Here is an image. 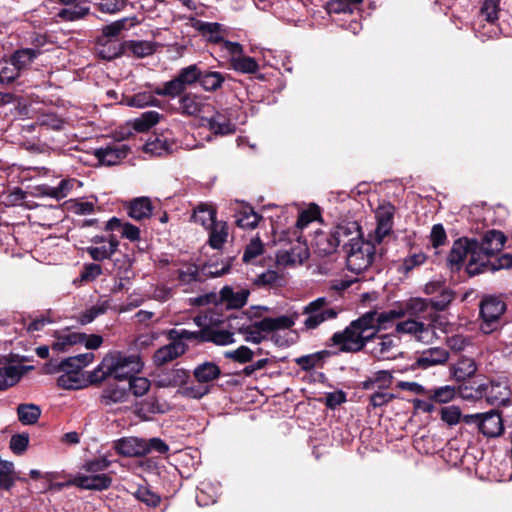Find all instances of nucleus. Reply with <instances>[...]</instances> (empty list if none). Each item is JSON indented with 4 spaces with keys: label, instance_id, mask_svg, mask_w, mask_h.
Here are the masks:
<instances>
[{
    "label": "nucleus",
    "instance_id": "obj_1",
    "mask_svg": "<svg viewBox=\"0 0 512 512\" xmlns=\"http://www.w3.org/2000/svg\"><path fill=\"white\" fill-rule=\"evenodd\" d=\"M142 368L143 362L139 355L113 351L106 354L98 366L89 373L88 380L91 384H98L108 377L116 380L129 379Z\"/></svg>",
    "mask_w": 512,
    "mask_h": 512
},
{
    "label": "nucleus",
    "instance_id": "obj_2",
    "mask_svg": "<svg viewBox=\"0 0 512 512\" xmlns=\"http://www.w3.org/2000/svg\"><path fill=\"white\" fill-rule=\"evenodd\" d=\"M371 319L369 314H363L353 320L343 331L335 332L330 341L338 346L341 352L356 353L363 350L374 336Z\"/></svg>",
    "mask_w": 512,
    "mask_h": 512
},
{
    "label": "nucleus",
    "instance_id": "obj_3",
    "mask_svg": "<svg viewBox=\"0 0 512 512\" xmlns=\"http://www.w3.org/2000/svg\"><path fill=\"white\" fill-rule=\"evenodd\" d=\"M111 462L106 458H98L87 462L83 466V472L78 474L73 483L82 489L87 490H104L107 489L112 479L109 475L102 473L105 471Z\"/></svg>",
    "mask_w": 512,
    "mask_h": 512
},
{
    "label": "nucleus",
    "instance_id": "obj_4",
    "mask_svg": "<svg viewBox=\"0 0 512 512\" xmlns=\"http://www.w3.org/2000/svg\"><path fill=\"white\" fill-rule=\"evenodd\" d=\"M347 269L359 275L368 269L375 255V246L371 241L352 242L351 246L345 250Z\"/></svg>",
    "mask_w": 512,
    "mask_h": 512
},
{
    "label": "nucleus",
    "instance_id": "obj_5",
    "mask_svg": "<svg viewBox=\"0 0 512 512\" xmlns=\"http://www.w3.org/2000/svg\"><path fill=\"white\" fill-rule=\"evenodd\" d=\"M472 244L473 239L465 237L454 241L448 256V264L451 269L459 270L466 256L470 255V260L466 266L467 273L473 276L483 271L478 266L475 249L472 247Z\"/></svg>",
    "mask_w": 512,
    "mask_h": 512
},
{
    "label": "nucleus",
    "instance_id": "obj_6",
    "mask_svg": "<svg viewBox=\"0 0 512 512\" xmlns=\"http://www.w3.org/2000/svg\"><path fill=\"white\" fill-rule=\"evenodd\" d=\"M306 316L303 325L306 330H314L326 321L338 316V310L329 305L327 298L319 297L308 303L302 311Z\"/></svg>",
    "mask_w": 512,
    "mask_h": 512
},
{
    "label": "nucleus",
    "instance_id": "obj_7",
    "mask_svg": "<svg viewBox=\"0 0 512 512\" xmlns=\"http://www.w3.org/2000/svg\"><path fill=\"white\" fill-rule=\"evenodd\" d=\"M505 243V236L502 232L490 230L485 233L481 241L473 239L472 247L475 249L477 263L480 269L486 266V260L499 252Z\"/></svg>",
    "mask_w": 512,
    "mask_h": 512
},
{
    "label": "nucleus",
    "instance_id": "obj_8",
    "mask_svg": "<svg viewBox=\"0 0 512 512\" xmlns=\"http://www.w3.org/2000/svg\"><path fill=\"white\" fill-rule=\"evenodd\" d=\"M505 303L496 297H487L480 305L482 323L480 329L484 334H490L500 326V318L505 312Z\"/></svg>",
    "mask_w": 512,
    "mask_h": 512
},
{
    "label": "nucleus",
    "instance_id": "obj_9",
    "mask_svg": "<svg viewBox=\"0 0 512 512\" xmlns=\"http://www.w3.org/2000/svg\"><path fill=\"white\" fill-rule=\"evenodd\" d=\"M369 353L378 360L395 359L401 354L400 338L395 334H374Z\"/></svg>",
    "mask_w": 512,
    "mask_h": 512
},
{
    "label": "nucleus",
    "instance_id": "obj_10",
    "mask_svg": "<svg viewBox=\"0 0 512 512\" xmlns=\"http://www.w3.org/2000/svg\"><path fill=\"white\" fill-rule=\"evenodd\" d=\"M263 319L251 322L247 317H234L229 320V327L244 335V340L253 344H260L266 337L267 329L262 327Z\"/></svg>",
    "mask_w": 512,
    "mask_h": 512
},
{
    "label": "nucleus",
    "instance_id": "obj_11",
    "mask_svg": "<svg viewBox=\"0 0 512 512\" xmlns=\"http://www.w3.org/2000/svg\"><path fill=\"white\" fill-rule=\"evenodd\" d=\"M398 334H407L417 341L429 344L436 337V331L431 324H426L414 319L398 322L395 328Z\"/></svg>",
    "mask_w": 512,
    "mask_h": 512
},
{
    "label": "nucleus",
    "instance_id": "obj_12",
    "mask_svg": "<svg viewBox=\"0 0 512 512\" xmlns=\"http://www.w3.org/2000/svg\"><path fill=\"white\" fill-rule=\"evenodd\" d=\"M476 393L492 406H504L510 400V389L502 382L491 381L481 384L477 387Z\"/></svg>",
    "mask_w": 512,
    "mask_h": 512
},
{
    "label": "nucleus",
    "instance_id": "obj_13",
    "mask_svg": "<svg viewBox=\"0 0 512 512\" xmlns=\"http://www.w3.org/2000/svg\"><path fill=\"white\" fill-rule=\"evenodd\" d=\"M449 359V352L443 347H431L418 353L413 369H428L433 366L445 364Z\"/></svg>",
    "mask_w": 512,
    "mask_h": 512
},
{
    "label": "nucleus",
    "instance_id": "obj_14",
    "mask_svg": "<svg viewBox=\"0 0 512 512\" xmlns=\"http://www.w3.org/2000/svg\"><path fill=\"white\" fill-rule=\"evenodd\" d=\"M331 230L338 242V246L342 245L344 250H347L352 242L362 240L360 226L356 221L344 220L335 225Z\"/></svg>",
    "mask_w": 512,
    "mask_h": 512
},
{
    "label": "nucleus",
    "instance_id": "obj_15",
    "mask_svg": "<svg viewBox=\"0 0 512 512\" xmlns=\"http://www.w3.org/2000/svg\"><path fill=\"white\" fill-rule=\"evenodd\" d=\"M129 397V390L126 386L118 382H109L102 388L99 403L104 407H112L127 402Z\"/></svg>",
    "mask_w": 512,
    "mask_h": 512
},
{
    "label": "nucleus",
    "instance_id": "obj_16",
    "mask_svg": "<svg viewBox=\"0 0 512 512\" xmlns=\"http://www.w3.org/2000/svg\"><path fill=\"white\" fill-rule=\"evenodd\" d=\"M393 215L394 211L392 206L379 207L376 211L377 226L374 233L370 235L371 242L373 241L380 244L383 239L390 234L393 226Z\"/></svg>",
    "mask_w": 512,
    "mask_h": 512
},
{
    "label": "nucleus",
    "instance_id": "obj_17",
    "mask_svg": "<svg viewBox=\"0 0 512 512\" xmlns=\"http://www.w3.org/2000/svg\"><path fill=\"white\" fill-rule=\"evenodd\" d=\"M129 148L123 143H113L95 150L94 155L101 164L112 166L127 157Z\"/></svg>",
    "mask_w": 512,
    "mask_h": 512
},
{
    "label": "nucleus",
    "instance_id": "obj_18",
    "mask_svg": "<svg viewBox=\"0 0 512 512\" xmlns=\"http://www.w3.org/2000/svg\"><path fill=\"white\" fill-rule=\"evenodd\" d=\"M114 448L120 455L126 457H141L147 455L146 439L138 437H123L114 443Z\"/></svg>",
    "mask_w": 512,
    "mask_h": 512
},
{
    "label": "nucleus",
    "instance_id": "obj_19",
    "mask_svg": "<svg viewBox=\"0 0 512 512\" xmlns=\"http://www.w3.org/2000/svg\"><path fill=\"white\" fill-rule=\"evenodd\" d=\"M365 314L371 316L372 331L376 334L381 330L387 329L395 320L404 317L405 311H402V307H395L383 312L368 311Z\"/></svg>",
    "mask_w": 512,
    "mask_h": 512
},
{
    "label": "nucleus",
    "instance_id": "obj_20",
    "mask_svg": "<svg viewBox=\"0 0 512 512\" xmlns=\"http://www.w3.org/2000/svg\"><path fill=\"white\" fill-rule=\"evenodd\" d=\"M188 349L186 344L170 341L169 344L164 345L157 349L153 354V363L156 366H163L180 356H182Z\"/></svg>",
    "mask_w": 512,
    "mask_h": 512
},
{
    "label": "nucleus",
    "instance_id": "obj_21",
    "mask_svg": "<svg viewBox=\"0 0 512 512\" xmlns=\"http://www.w3.org/2000/svg\"><path fill=\"white\" fill-rule=\"evenodd\" d=\"M479 431L486 437H498L504 431L503 420L498 411L482 413Z\"/></svg>",
    "mask_w": 512,
    "mask_h": 512
},
{
    "label": "nucleus",
    "instance_id": "obj_22",
    "mask_svg": "<svg viewBox=\"0 0 512 512\" xmlns=\"http://www.w3.org/2000/svg\"><path fill=\"white\" fill-rule=\"evenodd\" d=\"M250 291L245 288L234 290L230 286H224L219 292L220 302L230 309H240L246 305Z\"/></svg>",
    "mask_w": 512,
    "mask_h": 512
},
{
    "label": "nucleus",
    "instance_id": "obj_23",
    "mask_svg": "<svg viewBox=\"0 0 512 512\" xmlns=\"http://www.w3.org/2000/svg\"><path fill=\"white\" fill-rule=\"evenodd\" d=\"M311 245L319 256L330 255L339 247L332 230L316 231Z\"/></svg>",
    "mask_w": 512,
    "mask_h": 512
},
{
    "label": "nucleus",
    "instance_id": "obj_24",
    "mask_svg": "<svg viewBox=\"0 0 512 512\" xmlns=\"http://www.w3.org/2000/svg\"><path fill=\"white\" fill-rule=\"evenodd\" d=\"M189 374L185 369H171L157 375L155 384L160 388H174L186 384Z\"/></svg>",
    "mask_w": 512,
    "mask_h": 512
},
{
    "label": "nucleus",
    "instance_id": "obj_25",
    "mask_svg": "<svg viewBox=\"0 0 512 512\" xmlns=\"http://www.w3.org/2000/svg\"><path fill=\"white\" fill-rule=\"evenodd\" d=\"M41 54L39 49L21 48L15 50L9 57L17 71L22 75L30 69L35 59Z\"/></svg>",
    "mask_w": 512,
    "mask_h": 512
},
{
    "label": "nucleus",
    "instance_id": "obj_26",
    "mask_svg": "<svg viewBox=\"0 0 512 512\" xmlns=\"http://www.w3.org/2000/svg\"><path fill=\"white\" fill-rule=\"evenodd\" d=\"M205 104L201 96L188 92L179 98V110L181 114L187 116H198L204 109Z\"/></svg>",
    "mask_w": 512,
    "mask_h": 512
},
{
    "label": "nucleus",
    "instance_id": "obj_27",
    "mask_svg": "<svg viewBox=\"0 0 512 512\" xmlns=\"http://www.w3.org/2000/svg\"><path fill=\"white\" fill-rule=\"evenodd\" d=\"M225 80V75L219 71L201 69L198 84L206 92H215L222 88Z\"/></svg>",
    "mask_w": 512,
    "mask_h": 512
},
{
    "label": "nucleus",
    "instance_id": "obj_28",
    "mask_svg": "<svg viewBox=\"0 0 512 512\" xmlns=\"http://www.w3.org/2000/svg\"><path fill=\"white\" fill-rule=\"evenodd\" d=\"M119 241L113 235L108 237L107 243L99 246L87 247L86 251L95 261H103L109 259L117 250Z\"/></svg>",
    "mask_w": 512,
    "mask_h": 512
},
{
    "label": "nucleus",
    "instance_id": "obj_29",
    "mask_svg": "<svg viewBox=\"0 0 512 512\" xmlns=\"http://www.w3.org/2000/svg\"><path fill=\"white\" fill-rule=\"evenodd\" d=\"M175 144L161 136L150 137L144 145L145 153L152 156H164L173 152Z\"/></svg>",
    "mask_w": 512,
    "mask_h": 512
},
{
    "label": "nucleus",
    "instance_id": "obj_30",
    "mask_svg": "<svg viewBox=\"0 0 512 512\" xmlns=\"http://www.w3.org/2000/svg\"><path fill=\"white\" fill-rule=\"evenodd\" d=\"M94 360V354L87 352L79 354L73 357H69L61 361L60 368L63 372H76L80 374V371L88 366Z\"/></svg>",
    "mask_w": 512,
    "mask_h": 512
},
{
    "label": "nucleus",
    "instance_id": "obj_31",
    "mask_svg": "<svg viewBox=\"0 0 512 512\" xmlns=\"http://www.w3.org/2000/svg\"><path fill=\"white\" fill-rule=\"evenodd\" d=\"M151 214L152 204L147 197L136 198L128 206V215L135 220L149 218Z\"/></svg>",
    "mask_w": 512,
    "mask_h": 512
},
{
    "label": "nucleus",
    "instance_id": "obj_32",
    "mask_svg": "<svg viewBox=\"0 0 512 512\" xmlns=\"http://www.w3.org/2000/svg\"><path fill=\"white\" fill-rule=\"evenodd\" d=\"M308 258V251L302 246L283 250L277 254V261L284 265L302 264Z\"/></svg>",
    "mask_w": 512,
    "mask_h": 512
},
{
    "label": "nucleus",
    "instance_id": "obj_33",
    "mask_svg": "<svg viewBox=\"0 0 512 512\" xmlns=\"http://www.w3.org/2000/svg\"><path fill=\"white\" fill-rule=\"evenodd\" d=\"M221 374L220 368L214 362H204L195 367L193 375L199 383H208L217 379Z\"/></svg>",
    "mask_w": 512,
    "mask_h": 512
},
{
    "label": "nucleus",
    "instance_id": "obj_34",
    "mask_svg": "<svg viewBox=\"0 0 512 512\" xmlns=\"http://www.w3.org/2000/svg\"><path fill=\"white\" fill-rule=\"evenodd\" d=\"M116 229H121V235L130 241H137L140 239V230L137 226L128 222L122 223L121 220L113 217L107 222L106 230L113 231Z\"/></svg>",
    "mask_w": 512,
    "mask_h": 512
},
{
    "label": "nucleus",
    "instance_id": "obj_35",
    "mask_svg": "<svg viewBox=\"0 0 512 512\" xmlns=\"http://www.w3.org/2000/svg\"><path fill=\"white\" fill-rule=\"evenodd\" d=\"M219 487L210 482L203 481L198 486L196 502L199 506H208L216 502L218 498Z\"/></svg>",
    "mask_w": 512,
    "mask_h": 512
},
{
    "label": "nucleus",
    "instance_id": "obj_36",
    "mask_svg": "<svg viewBox=\"0 0 512 512\" xmlns=\"http://www.w3.org/2000/svg\"><path fill=\"white\" fill-rule=\"evenodd\" d=\"M208 244L213 249H221L228 237V226L225 222H216L210 227Z\"/></svg>",
    "mask_w": 512,
    "mask_h": 512
},
{
    "label": "nucleus",
    "instance_id": "obj_37",
    "mask_svg": "<svg viewBox=\"0 0 512 512\" xmlns=\"http://www.w3.org/2000/svg\"><path fill=\"white\" fill-rule=\"evenodd\" d=\"M170 341L185 344L184 341L204 342V329L198 331H190L187 329H170L167 333Z\"/></svg>",
    "mask_w": 512,
    "mask_h": 512
},
{
    "label": "nucleus",
    "instance_id": "obj_38",
    "mask_svg": "<svg viewBox=\"0 0 512 512\" xmlns=\"http://www.w3.org/2000/svg\"><path fill=\"white\" fill-rule=\"evenodd\" d=\"M207 122L210 130L215 134L228 135L235 131V125L219 112L207 119Z\"/></svg>",
    "mask_w": 512,
    "mask_h": 512
},
{
    "label": "nucleus",
    "instance_id": "obj_39",
    "mask_svg": "<svg viewBox=\"0 0 512 512\" xmlns=\"http://www.w3.org/2000/svg\"><path fill=\"white\" fill-rule=\"evenodd\" d=\"M204 342L226 346L235 342L234 333L223 329H204Z\"/></svg>",
    "mask_w": 512,
    "mask_h": 512
},
{
    "label": "nucleus",
    "instance_id": "obj_40",
    "mask_svg": "<svg viewBox=\"0 0 512 512\" xmlns=\"http://www.w3.org/2000/svg\"><path fill=\"white\" fill-rule=\"evenodd\" d=\"M186 88L181 84V82L174 77L173 79L163 83L162 86H158L154 88L153 93L162 97L176 98L181 97Z\"/></svg>",
    "mask_w": 512,
    "mask_h": 512
},
{
    "label": "nucleus",
    "instance_id": "obj_41",
    "mask_svg": "<svg viewBox=\"0 0 512 512\" xmlns=\"http://www.w3.org/2000/svg\"><path fill=\"white\" fill-rule=\"evenodd\" d=\"M96 53L104 60H113L121 55V47L115 40L100 39L96 46Z\"/></svg>",
    "mask_w": 512,
    "mask_h": 512
},
{
    "label": "nucleus",
    "instance_id": "obj_42",
    "mask_svg": "<svg viewBox=\"0 0 512 512\" xmlns=\"http://www.w3.org/2000/svg\"><path fill=\"white\" fill-rule=\"evenodd\" d=\"M84 336L77 332H65L58 335L52 343L51 348L56 352L66 351L70 346L82 343Z\"/></svg>",
    "mask_w": 512,
    "mask_h": 512
},
{
    "label": "nucleus",
    "instance_id": "obj_43",
    "mask_svg": "<svg viewBox=\"0 0 512 512\" xmlns=\"http://www.w3.org/2000/svg\"><path fill=\"white\" fill-rule=\"evenodd\" d=\"M17 415L23 425H33L39 420L41 410L35 404H20L17 407Z\"/></svg>",
    "mask_w": 512,
    "mask_h": 512
},
{
    "label": "nucleus",
    "instance_id": "obj_44",
    "mask_svg": "<svg viewBox=\"0 0 512 512\" xmlns=\"http://www.w3.org/2000/svg\"><path fill=\"white\" fill-rule=\"evenodd\" d=\"M477 371L476 363L471 358H462L453 368V376L457 381L472 377Z\"/></svg>",
    "mask_w": 512,
    "mask_h": 512
},
{
    "label": "nucleus",
    "instance_id": "obj_45",
    "mask_svg": "<svg viewBox=\"0 0 512 512\" xmlns=\"http://www.w3.org/2000/svg\"><path fill=\"white\" fill-rule=\"evenodd\" d=\"M194 222L201 224L202 226L209 228L211 225L216 223V211L208 205H199L192 215Z\"/></svg>",
    "mask_w": 512,
    "mask_h": 512
},
{
    "label": "nucleus",
    "instance_id": "obj_46",
    "mask_svg": "<svg viewBox=\"0 0 512 512\" xmlns=\"http://www.w3.org/2000/svg\"><path fill=\"white\" fill-rule=\"evenodd\" d=\"M160 115L156 111H146L132 120V126L137 132H145L159 122Z\"/></svg>",
    "mask_w": 512,
    "mask_h": 512
},
{
    "label": "nucleus",
    "instance_id": "obj_47",
    "mask_svg": "<svg viewBox=\"0 0 512 512\" xmlns=\"http://www.w3.org/2000/svg\"><path fill=\"white\" fill-rule=\"evenodd\" d=\"M20 76L16 67L12 65L10 57L0 60V84L9 85L15 82Z\"/></svg>",
    "mask_w": 512,
    "mask_h": 512
},
{
    "label": "nucleus",
    "instance_id": "obj_48",
    "mask_svg": "<svg viewBox=\"0 0 512 512\" xmlns=\"http://www.w3.org/2000/svg\"><path fill=\"white\" fill-rule=\"evenodd\" d=\"M201 68L198 64H191L179 70L175 76L181 84L187 88L195 83L199 82Z\"/></svg>",
    "mask_w": 512,
    "mask_h": 512
},
{
    "label": "nucleus",
    "instance_id": "obj_49",
    "mask_svg": "<svg viewBox=\"0 0 512 512\" xmlns=\"http://www.w3.org/2000/svg\"><path fill=\"white\" fill-rule=\"evenodd\" d=\"M261 216L251 207L245 206L237 215L236 223L241 228L253 229L258 225Z\"/></svg>",
    "mask_w": 512,
    "mask_h": 512
},
{
    "label": "nucleus",
    "instance_id": "obj_50",
    "mask_svg": "<svg viewBox=\"0 0 512 512\" xmlns=\"http://www.w3.org/2000/svg\"><path fill=\"white\" fill-rule=\"evenodd\" d=\"M178 280L181 285H189L200 281L199 268L196 264L185 263L178 270Z\"/></svg>",
    "mask_w": 512,
    "mask_h": 512
},
{
    "label": "nucleus",
    "instance_id": "obj_51",
    "mask_svg": "<svg viewBox=\"0 0 512 512\" xmlns=\"http://www.w3.org/2000/svg\"><path fill=\"white\" fill-rule=\"evenodd\" d=\"M456 396V388L451 385H445L434 388L429 391V399L439 404L451 402Z\"/></svg>",
    "mask_w": 512,
    "mask_h": 512
},
{
    "label": "nucleus",
    "instance_id": "obj_52",
    "mask_svg": "<svg viewBox=\"0 0 512 512\" xmlns=\"http://www.w3.org/2000/svg\"><path fill=\"white\" fill-rule=\"evenodd\" d=\"M21 376V371L16 366L0 367V391L15 385Z\"/></svg>",
    "mask_w": 512,
    "mask_h": 512
},
{
    "label": "nucleus",
    "instance_id": "obj_53",
    "mask_svg": "<svg viewBox=\"0 0 512 512\" xmlns=\"http://www.w3.org/2000/svg\"><path fill=\"white\" fill-rule=\"evenodd\" d=\"M261 353H262V349H260V348L257 349L256 354H261ZM254 354H255V352L252 351L249 347L242 345L235 350H230V351L224 352V357L227 359H231L235 362H238L240 364H245V363L250 362L253 359Z\"/></svg>",
    "mask_w": 512,
    "mask_h": 512
},
{
    "label": "nucleus",
    "instance_id": "obj_54",
    "mask_svg": "<svg viewBox=\"0 0 512 512\" xmlns=\"http://www.w3.org/2000/svg\"><path fill=\"white\" fill-rule=\"evenodd\" d=\"M294 320L290 316L282 315L275 318L266 317L263 318L262 327L267 329L268 332L289 329L294 325Z\"/></svg>",
    "mask_w": 512,
    "mask_h": 512
},
{
    "label": "nucleus",
    "instance_id": "obj_55",
    "mask_svg": "<svg viewBox=\"0 0 512 512\" xmlns=\"http://www.w3.org/2000/svg\"><path fill=\"white\" fill-rule=\"evenodd\" d=\"M198 30L205 36L208 37L212 43L220 44L224 38L221 35L222 26L219 23L212 22H200L198 24Z\"/></svg>",
    "mask_w": 512,
    "mask_h": 512
},
{
    "label": "nucleus",
    "instance_id": "obj_56",
    "mask_svg": "<svg viewBox=\"0 0 512 512\" xmlns=\"http://www.w3.org/2000/svg\"><path fill=\"white\" fill-rule=\"evenodd\" d=\"M128 49L133 53V55L144 58L146 56L152 55L156 51V43L152 41L139 40V41H130L127 44Z\"/></svg>",
    "mask_w": 512,
    "mask_h": 512
},
{
    "label": "nucleus",
    "instance_id": "obj_57",
    "mask_svg": "<svg viewBox=\"0 0 512 512\" xmlns=\"http://www.w3.org/2000/svg\"><path fill=\"white\" fill-rule=\"evenodd\" d=\"M59 387L64 389H80L84 386V379L79 373L76 372H64L57 379Z\"/></svg>",
    "mask_w": 512,
    "mask_h": 512
},
{
    "label": "nucleus",
    "instance_id": "obj_58",
    "mask_svg": "<svg viewBox=\"0 0 512 512\" xmlns=\"http://www.w3.org/2000/svg\"><path fill=\"white\" fill-rule=\"evenodd\" d=\"M89 13V8L79 4L63 8L58 12V17L64 21H77L84 18Z\"/></svg>",
    "mask_w": 512,
    "mask_h": 512
},
{
    "label": "nucleus",
    "instance_id": "obj_59",
    "mask_svg": "<svg viewBox=\"0 0 512 512\" xmlns=\"http://www.w3.org/2000/svg\"><path fill=\"white\" fill-rule=\"evenodd\" d=\"M429 306H431L429 300L417 297L409 299L404 306L401 307L402 311H405V315L419 316L424 314Z\"/></svg>",
    "mask_w": 512,
    "mask_h": 512
},
{
    "label": "nucleus",
    "instance_id": "obj_60",
    "mask_svg": "<svg viewBox=\"0 0 512 512\" xmlns=\"http://www.w3.org/2000/svg\"><path fill=\"white\" fill-rule=\"evenodd\" d=\"M500 0H484L480 16L490 24H494L498 20Z\"/></svg>",
    "mask_w": 512,
    "mask_h": 512
},
{
    "label": "nucleus",
    "instance_id": "obj_61",
    "mask_svg": "<svg viewBox=\"0 0 512 512\" xmlns=\"http://www.w3.org/2000/svg\"><path fill=\"white\" fill-rule=\"evenodd\" d=\"M127 389L136 397L145 395L151 386L150 381L146 377H137L136 375L130 377Z\"/></svg>",
    "mask_w": 512,
    "mask_h": 512
},
{
    "label": "nucleus",
    "instance_id": "obj_62",
    "mask_svg": "<svg viewBox=\"0 0 512 512\" xmlns=\"http://www.w3.org/2000/svg\"><path fill=\"white\" fill-rule=\"evenodd\" d=\"M329 355L328 351H320L309 355H304L295 359L296 364L305 371H309L316 367V365L326 356Z\"/></svg>",
    "mask_w": 512,
    "mask_h": 512
},
{
    "label": "nucleus",
    "instance_id": "obj_63",
    "mask_svg": "<svg viewBox=\"0 0 512 512\" xmlns=\"http://www.w3.org/2000/svg\"><path fill=\"white\" fill-rule=\"evenodd\" d=\"M232 66L236 71L242 73H255L258 70V63L253 57L239 56L232 60Z\"/></svg>",
    "mask_w": 512,
    "mask_h": 512
},
{
    "label": "nucleus",
    "instance_id": "obj_64",
    "mask_svg": "<svg viewBox=\"0 0 512 512\" xmlns=\"http://www.w3.org/2000/svg\"><path fill=\"white\" fill-rule=\"evenodd\" d=\"M264 251V246L259 237L250 240L243 252V262L251 263L256 257L260 256Z\"/></svg>",
    "mask_w": 512,
    "mask_h": 512
}]
</instances>
